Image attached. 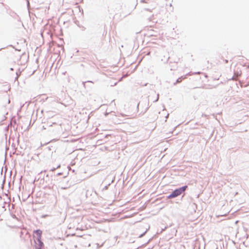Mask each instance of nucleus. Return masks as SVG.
I'll return each mask as SVG.
<instances>
[{
    "label": "nucleus",
    "instance_id": "nucleus-1",
    "mask_svg": "<svg viewBox=\"0 0 249 249\" xmlns=\"http://www.w3.org/2000/svg\"><path fill=\"white\" fill-rule=\"evenodd\" d=\"M19 55L20 59L18 60V64L21 65V68L18 69V71L21 72V71L24 69L27 60V55L25 53H22V54H20Z\"/></svg>",
    "mask_w": 249,
    "mask_h": 249
},
{
    "label": "nucleus",
    "instance_id": "nucleus-2",
    "mask_svg": "<svg viewBox=\"0 0 249 249\" xmlns=\"http://www.w3.org/2000/svg\"><path fill=\"white\" fill-rule=\"evenodd\" d=\"M187 188V186H184L179 188L176 189L174 191L168 196V198H172L176 197L181 195L184 191H185Z\"/></svg>",
    "mask_w": 249,
    "mask_h": 249
},
{
    "label": "nucleus",
    "instance_id": "nucleus-3",
    "mask_svg": "<svg viewBox=\"0 0 249 249\" xmlns=\"http://www.w3.org/2000/svg\"><path fill=\"white\" fill-rule=\"evenodd\" d=\"M38 245L36 246V249H41L43 245V243L39 239H38Z\"/></svg>",
    "mask_w": 249,
    "mask_h": 249
},
{
    "label": "nucleus",
    "instance_id": "nucleus-4",
    "mask_svg": "<svg viewBox=\"0 0 249 249\" xmlns=\"http://www.w3.org/2000/svg\"><path fill=\"white\" fill-rule=\"evenodd\" d=\"M41 232L42 231H40V230H37L36 231V233H37V234L39 235L40 236L41 234Z\"/></svg>",
    "mask_w": 249,
    "mask_h": 249
},
{
    "label": "nucleus",
    "instance_id": "nucleus-5",
    "mask_svg": "<svg viewBox=\"0 0 249 249\" xmlns=\"http://www.w3.org/2000/svg\"><path fill=\"white\" fill-rule=\"evenodd\" d=\"M182 78V77L178 78L177 79V81H176V83H179V82H180L181 81Z\"/></svg>",
    "mask_w": 249,
    "mask_h": 249
},
{
    "label": "nucleus",
    "instance_id": "nucleus-6",
    "mask_svg": "<svg viewBox=\"0 0 249 249\" xmlns=\"http://www.w3.org/2000/svg\"><path fill=\"white\" fill-rule=\"evenodd\" d=\"M16 75H17V79H18V72H17Z\"/></svg>",
    "mask_w": 249,
    "mask_h": 249
},
{
    "label": "nucleus",
    "instance_id": "nucleus-7",
    "mask_svg": "<svg viewBox=\"0 0 249 249\" xmlns=\"http://www.w3.org/2000/svg\"><path fill=\"white\" fill-rule=\"evenodd\" d=\"M158 99H159V95H158V97H157V100H156V102L158 100Z\"/></svg>",
    "mask_w": 249,
    "mask_h": 249
},
{
    "label": "nucleus",
    "instance_id": "nucleus-8",
    "mask_svg": "<svg viewBox=\"0 0 249 249\" xmlns=\"http://www.w3.org/2000/svg\"><path fill=\"white\" fill-rule=\"evenodd\" d=\"M146 232V231H145V232L143 234H142V235L140 236V237L142 236V235H143V234H144Z\"/></svg>",
    "mask_w": 249,
    "mask_h": 249
},
{
    "label": "nucleus",
    "instance_id": "nucleus-9",
    "mask_svg": "<svg viewBox=\"0 0 249 249\" xmlns=\"http://www.w3.org/2000/svg\"><path fill=\"white\" fill-rule=\"evenodd\" d=\"M199 73H200V72H197L195 73V74H199Z\"/></svg>",
    "mask_w": 249,
    "mask_h": 249
},
{
    "label": "nucleus",
    "instance_id": "nucleus-10",
    "mask_svg": "<svg viewBox=\"0 0 249 249\" xmlns=\"http://www.w3.org/2000/svg\"><path fill=\"white\" fill-rule=\"evenodd\" d=\"M55 169V168H53V169L52 170V171H54Z\"/></svg>",
    "mask_w": 249,
    "mask_h": 249
}]
</instances>
